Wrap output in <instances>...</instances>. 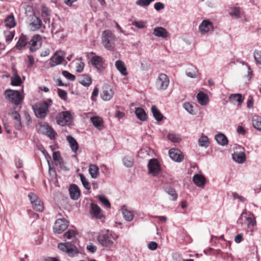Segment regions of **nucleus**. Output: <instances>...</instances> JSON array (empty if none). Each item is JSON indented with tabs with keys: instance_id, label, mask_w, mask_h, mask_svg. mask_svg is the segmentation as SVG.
<instances>
[{
	"instance_id": "f257e3e1",
	"label": "nucleus",
	"mask_w": 261,
	"mask_h": 261,
	"mask_svg": "<svg viewBox=\"0 0 261 261\" xmlns=\"http://www.w3.org/2000/svg\"><path fill=\"white\" fill-rule=\"evenodd\" d=\"M76 232L72 229H69L64 234V238L65 239L71 240V243H60L58 244V249L65 252L70 257H74L79 254L77 247L73 244L77 241L76 238Z\"/></svg>"
},
{
	"instance_id": "f03ea898",
	"label": "nucleus",
	"mask_w": 261,
	"mask_h": 261,
	"mask_svg": "<svg viewBox=\"0 0 261 261\" xmlns=\"http://www.w3.org/2000/svg\"><path fill=\"white\" fill-rule=\"evenodd\" d=\"M245 223L247 225L246 233L249 236H252L254 231V226L256 225L255 217L251 212H248L245 208L240 215L238 224L243 225Z\"/></svg>"
},
{
	"instance_id": "7ed1b4c3",
	"label": "nucleus",
	"mask_w": 261,
	"mask_h": 261,
	"mask_svg": "<svg viewBox=\"0 0 261 261\" xmlns=\"http://www.w3.org/2000/svg\"><path fill=\"white\" fill-rule=\"evenodd\" d=\"M4 95L6 99L16 106L19 105L22 100L20 92L17 90L7 89L5 91Z\"/></svg>"
},
{
	"instance_id": "20e7f679",
	"label": "nucleus",
	"mask_w": 261,
	"mask_h": 261,
	"mask_svg": "<svg viewBox=\"0 0 261 261\" xmlns=\"http://www.w3.org/2000/svg\"><path fill=\"white\" fill-rule=\"evenodd\" d=\"M49 107V105L47 102L37 103L33 108L35 115L38 118H45Z\"/></svg>"
},
{
	"instance_id": "39448f33",
	"label": "nucleus",
	"mask_w": 261,
	"mask_h": 261,
	"mask_svg": "<svg viewBox=\"0 0 261 261\" xmlns=\"http://www.w3.org/2000/svg\"><path fill=\"white\" fill-rule=\"evenodd\" d=\"M102 42L105 47L108 50H111L114 46V36L111 31H103L102 36Z\"/></svg>"
},
{
	"instance_id": "423d86ee",
	"label": "nucleus",
	"mask_w": 261,
	"mask_h": 261,
	"mask_svg": "<svg viewBox=\"0 0 261 261\" xmlns=\"http://www.w3.org/2000/svg\"><path fill=\"white\" fill-rule=\"evenodd\" d=\"M63 30L64 28L62 27L59 20H53L51 30L53 37L56 39H63L64 37L63 33Z\"/></svg>"
},
{
	"instance_id": "0eeeda50",
	"label": "nucleus",
	"mask_w": 261,
	"mask_h": 261,
	"mask_svg": "<svg viewBox=\"0 0 261 261\" xmlns=\"http://www.w3.org/2000/svg\"><path fill=\"white\" fill-rule=\"evenodd\" d=\"M42 45V38L39 35H34L29 41L28 48L31 52H35L40 48Z\"/></svg>"
},
{
	"instance_id": "6e6552de",
	"label": "nucleus",
	"mask_w": 261,
	"mask_h": 261,
	"mask_svg": "<svg viewBox=\"0 0 261 261\" xmlns=\"http://www.w3.org/2000/svg\"><path fill=\"white\" fill-rule=\"evenodd\" d=\"M57 122L61 126L70 124L72 122V117L69 112L60 113L56 118Z\"/></svg>"
},
{
	"instance_id": "1a4fd4ad",
	"label": "nucleus",
	"mask_w": 261,
	"mask_h": 261,
	"mask_svg": "<svg viewBox=\"0 0 261 261\" xmlns=\"http://www.w3.org/2000/svg\"><path fill=\"white\" fill-rule=\"evenodd\" d=\"M170 80L169 77L165 74L161 73L159 75L156 82V86L160 90H165L167 89Z\"/></svg>"
},
{
	"instance_id": "9d476101",
	"label": "nucleus",
	"mask_w": 261,
	"mask_h": 261,
	"mask_svg": "<svg viewBox=\"0 0 261 261\" xmlns=\"http://www.w3.org/2000/svg\"><path fill=\"white\" fill-rule=\"evenodd\" d=\"M91 64L97 69L98 71H101L106 67L105 60L100 56H94L91 58Z\"/></svg>"
},
{
	"instance_id": "9b49d317",
	"label": "nucleus",
	"mask_w": 261,
	"mask_h": 261,
	"mask_svg": "<svg viewBox=\"0 0 261 261\" xmlns=\"http://www.w3.org/2000/svg\"><path fill=\"white\" fill-rule=\"evenodd\" d=\"M65 53L64 51H57L54 55L50 59L49 65L53 67L62 63L65 58Z\"/></svg>"
},
{
	"instance_id": "f8f14e48",
	"label": "nucleus",
	"mask_w": 261,
	"mask_h": 261,
	"mask_svg": "<svg viewBox=\"0 0 261 261\" xmlns=\"http://www.w3.org/2000/svg\"><path fill=\"white\" fill-rule=\"evenodd\" d=\"M149 173L153 176L157 175L161 171L159 162L156 159H150L148 164Z\"/></svg>"
},
{
	"instance_id": "ddd939ff",
	"label": "nucleus",
	"mask_w": 261,
	"mask_h": 261,
	"mask_svg": "<svg viewBox=\"0 0 261 261\" xmlns=\"http://www.w3.org/2000/svg\"><path fill=\"white\" fill-rule=\"evenodd\" d=\"M68 227V222L65 219H58L57 220L53 226V229L55 233H61Z\"/></svg>"
},
{
	"instance_id": "4468645a",
	"label": "nucleus",
	"mask_w": 261,
	"mask_h": 261,
	"mask_svg": "<svg viewBox=\"0 0 261 261\" xmlns=\"http://www.w3.org/2000/svg\"><path fill=\"white\" fill-rule=\"evenodd\" d=\"M97 240L100 245L106 247H110L113 244L108 233H100L97 237Z\"/></svg>"
},
{
	"instance_id": "2eb2a0df",
	"label": "nucleus",
	"mask_w": 261,
	"mask_h": 261,
	"mask_svg": "<svg viewBox=\"0 0 261 261\" xmlns=\"http://www.w3.org/2000/svg\"><path fill=\"white\" fill-rule=\"evenodd\" d=\"M213 30V26L212 23L207 20H203L199 26V30L202 35L212 31Z\"/></svg>"
},
{
	"instance_id": "dca6fc26",
	"label": "nucleus",
	"mask_w": 261,
	"mask_h": 261,
	"mask_svg": "<svg viewBox=\"0 0 261 261\" xmlns=\"http://www.w3.org/2000/svg\"><path fill=\"white\" fill-rule=\"evenodd\" d=\"M90 214L97 219H100L103 217V213L101 208L96 204L92 203L90 204Z\"/></svg>"
},
{
	"instance_id": "f3484780",
	"label": "nucleus",
	"mask_w": 261,
	"mask_h": 261,
	"mask_svg": "<svg viewBox=\"0 0 261 261\" xmlns=\"http://www.w3.org/2000/svg\"><path fill=\"white\" fill-rule=\"evenodd\" d=\"M170 158L174 161L181 162L184 160V155H182L179 150L174 148L170 149L169 151Z\"/></svg>"
},
{
	"instance_id": "a211bd4d",
	"label": "nucleus",
	"mask_w": 261,
	"mask_h": 261,
	"mask_svg": "<svg viewBox=\"0 0 261 261\" xmlns=\"http://www.w3.org/2000/svg\"><path fill=\"white\" fill-rule=\"evenodd\" d=\"M69 192L72 199L77 200L79 198L81 193L79 187L76 185H71L69 187Z\"/></svg>"
},
{
	"instance_id": "6ab92c4d",
	"label": "nucleus",
	"mask_w": 261,
	"mask_h": 261,
	"mask_svg": "<svg viewBox=\"0 0 261 261\" xmlns=\"http://www.w3.org/2000/svg\"><path fill=\"white\" fill-rule=\"evenodd\" d=\"M153 34L158 37L166 38L169 36V33L167 30L161 27H158L154 29Z\"/></svg>"
},
{
	"instance_id": "aec40b11",
	"label": "nucleus",
	"mask_w": 261,
	"mask_h": 261,
	"mask_svg": "<svg viewBox=\"0 0 261 261\" xmlns=\"http://www.w3.org/2000/svg\"><path fill=\"white\" fill-rule=\"evenodd\" d=\"M193 180L198 187L203 188L205 184V178L202 175L195 174L193 177Z\"/></svg>"
},
{
	"instance_id": "412c9836",
	"label": "nucleus",
	"mask_w": 261,
	"mask_h": 261,
	"mask_svg": "<svg viewBox=\"0 0 261 261\" xmlns=\"http://www.w3.org/2000/svg\"><path fill=\"white\" fill-rule=\"evenodd\" d=\"M29 41L26 36L21 34L20 37L16 45V47L18 49H21L23 47H26L28 48Z\"/></svg>"
},
{
	"instance_id": "4be33fe9",
	"label": "nucleus",
	"mask_w": 261,
	"mask_h": 261,
	"mask_svg": "<svg viewBox=\"0 0 261 261\" xmlns=\"http://www.w3.org/2000/svg\"><path fill=\"white\" fill-rule=\"evenodd\" d=\"M115 65L117 69L121 73V74L123 75H127L128 74L126 67L123 61L121 60H117L116 61Z\"/></svg>"
},
{
	"instance_id": "5701e85b",
	"label": "nucleus",
	"mask_w": 261,
	"mask_h": 261,
	"mask_svg": "<svg viewBox=\"0 0 261 261\" xmlns=\"http://www.w3.org/2000/svg\"><path fill=\"white\" fill-rule=\"evenodd\" d=\"M232 159L238 163H243L246 160L245 154L243 152H234L232 154Z\"/></svg>"
},
{
	"instance_id": "b1692460",
	"label": "nucleus",
	"mask_w": 261,
	"mask_h": 261,
	"mask_svg": "<svg viewBox=\"0 0 261 261\" xmlns=\"http://www.w3.org/2000/svg\"><path fill=\"white\" fill-rule=\"evenodd\" d=\"M135 113L140 120L142 121H146L147 119V115L145 110L141 108H136Z\"/></svg>"
},
{
	"instance_id": "393cba45",
	"label": "nucleus",
	"mask_w": 261,
	"mask_h": 261,
	"mask_svg": "<svg viewBox=\"0 0 261 261\" xmlns=\"http://www.w3.org/2000/svg\"><path fill=\"white\" fill-rule=\"evenodd\" d=\"M217 142L221 146H225L228 144L227 138L223 134L219 133L215 136Z\"/></svg>"
},
{
	"instance_id": "a878e982",
	"label": "nucleus",
	"mask_w": 261,
	"mask_h": 261,
	"mask_svg": "<svg viewBox=\"0 0 261 261\" xmlns=\"http://www.w3.org/2000/svg\"><path fill=\"white\" fill-rule=\"evenodd\" d=\"M186 74L187 76L190 78H197L198 76V69L196 67L191 66L186 70Z\"/></svg>"
},
{
	"instance_id": "bb28decb",
	"label": "nucleus",
	"mask_w": 261,
	"mask_h": 261,
	"mask_svg": "<svg viewBox=\"0 0 261 261\" xmlns=\"http://www.w3.org/2000/svg\"><path fill=\"white\" fill-rule=\"evenodd\" d=\"M114 92L112 89L104 90L100 94L101 98L105 101L110 100L113 96Z\"/></svg>"
},
{
	"instance_id": "cd10ccee",
	"label": "nucleus",
	"mask_w": 261,
	"mask_h": 261,
	"mask_svg": "<svg viewBox=\"0 0 261 261\" xmlns=\"http://www.w3.org/2000/svg\"><path fill=\"white\" fill-rule=\"evenodd\" d=\"M91 121L93 125L99 130H101L103 128V121L100 117H92L91 118Z\"/></svg>"
},
{
	"instance_id": "c85d7f7f",
	"label": "nucleus",
	"mask_w": 261,
	"mask_h": 261,
	"mask_svg": "<svg viewBox=\"0 0 261 261\" xmlns=\"http://www.w3.org/2000/svg\"><path fill=\"white\" fill-rule=\"evenodd\" d=\"M229 100L233 103L238 102L239 105H241L244 101V98L241 94H232L229 96Z\"/></svg>"
},
{
	"instance_id": "c756f323",
	"label": "nucleus",
	"mask_w": 261,
	"mask_h": 261,
	"mask_svg": "<svg viewBox=\"0 0 261 261\" xmlns=\"http://www.w3.org/2000/svg\"><path fill=\"white\" fill-rule=\"evenodd\" d=\"M151 112L156 121H160L163 119V115L155 105L152 106Z\"/></svg>"
},
{
	"instance_id": "7c9ffc66",
	"label": "nucleus",
	"mask_w": 261,
	"mask_h": 261,
	"mask_svg": "<svg viewBox=\"0 0 261 261\" xmlns=\"http://www.w3.org/2000/svg\"><path fill=\"white\" fill-rule=\"evenodd\" d=\"M198 102L202 106H205L208 103V97L203 92H200L197 95Z\"/></svg>"
},
{
	"instance_id": "2f4dec72",
	"label": "nucleus",
	"mask_w": 261,
	"mask_h": 261,
	"mask_svg": "<svg viewBox=\"0 0 261 261\" xmlns=\"http://www.w3.org/2000/svg\"><path fill=\"white\" fill-rule=\"evenodd\" d=\"M67 140L69 142L72 150L73 152H76L78 149L79 145L75 139L71 136L69 135L67 137Z\"/></svg>"
},
{
	"instance_id": "473e14b6",
	"label": "nucleus",
	"mask_w": 261,
	"mask_h": 261,
	"mask_svg": "<svg viewBox=\"0 0 261 261\" xmlns=\"http://www.w3.org/2000/svg\"><path fill=\"white\" fill-rule=\"evenodd\" d=\"M89 172L92 178L95 179L99 173V168L95 165H90L89 167Z\"/></svg>"
},
{
	"instance_id": "72a5a7b5",
	"label": "nucleus",
	"mask_w": 261,
	"mask_h": 261,
	"mask_svg": "<svg viewBox=\"0 0 261 261\" xmlns=\"http://www.w3.org/2000/svg\"><path fill=\"white\" fill-rule=\"evenodd\" d=\"M35 19L33 22L31 23L32 29L33 31H36L39 30L42 25L41 20L38 17L34 16Z\"/></svg>"
},
{
	"instance_id": "f704fd0d",
	"label": "nucleus",
	"mask_w": 261,
	"mask_h": 261,
	"mask_svg": "<svg viewBox=\"0 0 261 261\" xmlns=\"http://www.w3.org/2000/svg\"><path fill=\"white\" fill-rule=\"evenodd\" d=\"M42 127L45 129L46 134L51 139L55 138L56 133L53 128L49 125H44Z\"/></svg>"
},
{
	"instance_id": "c9c22d12",
	"label": "nucleus",
	"mask_w": 261,
	"mask_h": 261,
	"mask_svg": "<svg viewBox=\"0 0 261 261\" xmlns=\"http://www.w3.org/2000/svg\"><path fill=\"white\" fill-rule=\"evenodd\" d=\"M80 83L85 87L89 86L92 83L91 78L86 75H84L79 81Z\"/></svg>"
},
{
	"instance_id": "e433bc0d",
	"label": "nucleus",
	"mask_w": 261,
	"mask_h": 261,
	"mask_svg": "<svg viewBox=\"0 0 261 261\" xmlns=\"http://www.w3.org/2000/svg\"><path fill=\"white\" fill-rule=\"evenodd\" d=\"M5 25L9 28H13L16 25V21L13 15H9L5 21Z\"/></svg>"
},
{
	"instance_id": "4c0bfd02",
	"label": "nucleus",
	"mask_w": 261,
	"mask_h": 261,
	"mask_svg": "<svg viewBox=\"0 0 261 261\" xmlns=\"http://www.w3.org/2000/svg\"><path fill=\"white\" fill-rule=\"evenodd\" d=\"M252 124L256 129L261 131V117L255 116L252 119Z\"/></svg>"
},
{
	"instance_id": "58836bf2",
	"label": "nucleus",
	"mask_w": 261,
	"mask_h": 261,
	"mask_svg": "<svg viewBox=\"0 0 261 261\" xmlns=\"http://www.w3.org/2000/svg\"><path fill=\"white\" fill-rule=\"evenodd\" d=\"M21 79L17 74H14V75L11 77V84L12 86H19L21 84Z\"/></svg>"
},
{
	"instance_id": "ea45409f",
	"label": "nucleus",
	"mask_w": 261,
	"mask_h": 261,
	"mask_svg": "<svg viewBox=\"0 0 261 261\" xmlns=\"http://www.w3.org/2000/svg\"><path fill=\"white\" fill-rule=\"evenodd\" d=\"M32 204L34 209L36 211L42 212L44 210L43 204L40 199L35 201Z\"/></svg>"
},
{
	"instance_id": "a19ab883",
	"label": "nucleus",
	"mask_w": 261,
	"mask_h": 261,
	"mask_svg": "<svg viewBox=\"0 0 261 261\" xmlns=\"http://www.w3.org/2000/svg\"><path fill=\"white\" fill-rule=\"evenodd\" d=\"M42 16L44 18L45 23H46L47 21L48 23L49 22V10L46 7H43Z\"/></svg>"
},
{
	"instance_id": "79ce46f5",
	"label": "nucleus",
	"mask_w": 261,
	"mask_h": 261,
	"mask_svg": "<svg viewBox=\"0 0 261 261\" xmlns=\"http://www.w3.org/2000/svg\"><path fill=\"white\" fill-rule=\"evenodd\" d=\"M208 138L207 136H202L198 140V144L200 146L206 147L208 145Z\"/></svg>"
},
{
	"instance_id": "37998d69",
	"label": "nucleus",
	"mask_w": 261,
	"mask_h": 261,
	"mask_svg": "<svg viewBox=\"0 0 261 261\" xmlns=\"http://www.w3.org/2000/svg\"><path fill=\"white\" fill-rule=\"evenodd\" d=\"M98 200L103 204L107 208H110L111 204L108 198L104 195L98 196Z\"/></svg>"
},
{
	"instance_id": "c03bdc74",
	"label": "nucleus",
	"mask_w": 261,
	"mask_h": 261,
	"mask_svg": "<svg viewBox=\"0 0 261 261\" xmlns=\"http://www.w3.org/2000/svg\"><path fill=\"white\" fill-rule=\"evenodd\" d=\"M80 176L82 184H83V186L84 187V188L86 190H90L91 189L90 184H89L88 180L86 179L85 176L82 174H80Z\"/></svg>"
},
{
	"instance_id": "a18cd8bd",
	"label": "nucleus",
	"mask_w": 261,
	"mask_h": 261,
	"mask_svg": "<svg viewBox=\"0 0 261 261\" xmlns=\"http://www.w3.org/2000/svg\"><path fill=\"white\" fill-rule=\"evenodd\" d=\"M168 138L169 140L174 143L179 142L181 140L178 135L173 133H169Z\"/></svg>"
},
{
	"instance_id": "49530a36",
	"label": "nucleus",
	"mask_w": 261,
	"mask_h": 261,
	"mask_svg": "<svg viewBox=\"0 0 261 261\" xmlns=\"http://www.w3.org/2000/svg\"><path fill=\"white\" fill-rule=\"evenodd\" d=\"M122 214L126 221H130L133 219V215L130 211L126 209L122 210Z\"/></svg>"
},
{
	"instance_id": "de8ad7c7",
	"label": "nucleus",
	"mask_w": 261,
	"mask_h": 261,
	"mask_svg": "<svg viewBox=\"0 0 261 261\" xmlns=\"http://www.w3.org/2000/svg\"><path fill=\"white\" fill-rule=\"evenodd\" d=\"M123 165L126 167H130L133 165V159L130 156H125L123 159Z\"/></svg>"
},
{
	"instance_id": "09e8293b",
	"label": "nucleus",
	"mask_w": 261,
	"mask_h": 261,
	"mask_svg": "<svg viewBox=\"0 0 261 261\" xmlns=\"http://www.w3.org/2000/svg\"><path fill=\"white\" fill-rule=\"evenodd\" d=\"M166 192L171 197V199L172 200L174 201L176 200L178 195L174 189L169 188L167 190Z\"/></svg>"
},
{
	"instance_id": "8fccbe9b",
	"label": "nucleus",
	"mask_w": 261,
	"mask_h": 261,
	"mask_svg": "<svg viewBox=\"0 0 261 261\" xmlns=\"http://www.w3.org/2000/svg\"><path fill=\"white\" fill-rule=\"evenodd\" d=\"M154 1L155 0H137L136 4L138 6L145 7L149 6L151 2Z\"/></svg>"
},
{
	"instance_id": "3c124183",
	"label": "nucleus",
	"mask_w": 261,
	"mask_h": 261,
	"mask_svg": "<svg viewBox=\"0 0 261 261\" xmlns=\"http://www.w3.org/2000/svg\"><path fill=\"white\" fill-rule=\"evenodd\" d=\"M14 32L9 31H4L5 39L7 41H11L14 37Z\"/></svg>"
},
{
	"instance_id": "603ef678",
	"label": "nucleus",
	"mask_w": 261,
	"mask_h": 261,
	"mask_svg": "<svg viewBox=\"0 0 261 261\" xmlns=\"http://www.w3.org/2000/svg\"><path fill=\"white\" fill-rule=\"evenodd\" d=\"M230 15L236 18H239L241 16L240 9L239 7H234L230 12Z\"/></svg>"
},
{
	"instance_id": "864d4df0",
	"label": "nucleus",
	"mask_w": 261,
	"mask_h": 261,
	"mask_svg": "<svg viewBox=\"0 0 261 261\" xmlns=\"http://www.w3.org/2000/svg\"><path fill=\"white\" fill-rule=\"evenodd\" d=\"M184 108L185 109L192 115H194L195 113L193 110V106L189 102H187L184 104Z\"/></svg>"
},
{
	"instance_id": "5fc2aeb1",
	"label": "nucleus",
	"mask_w": 261,
	"mask_h": 261,
	"mask_svg": "<svg viewBox=\"0 0 261 261\" xmlns=\"http://www.w3.org/2000/svg\"><path fill=\"white\" fill-rule=\"evenodd\" d=\"M84 63L82 61H77L75 63L76 66V71L77 72H81L84 69Z\"/></svg>"
},
{
	"instance_id": "6e6d98bb",
	"label": "nucleus",
	"mask_w": 261,
	"mask_h": 261,
	"mask_svg": "<svg viewBox=\"0 0 261 261\" xmlns=\"http://www.w3.org/2000/svg\"><path fill=\"white\" fill-rule=\"evenodd\" d=\"M53 158L55 162H58L60 164H61L63 162L59 151H55L53 152Z\"/></svg>"
},
{
	"instance_id": "4d7b16f0",
	"label": "nucleus",
	"mask_w": 261,
	"mask_h": 261,
	"mask_svg": "<svg viewBox=\"0 0 261 261\" xmlns=\"http://www.w3.org/2000/svg\"><path fill=\"white\" fill-rule=\"evenodd\" d=\"M62 74L64 76L70 81H74L75 79V76L67 71H63L62 72Z\"/></svg>"
},
{
	"instance_id": "13d9d810",
	"label": "nucleus",
	"mask_w": 261,
	"mask_h": 261,
	"mask_svg": "<svg viewBox=\"0 0 261 261\" xmlns=\"http://www.w3.org/2000/svg\"><path fill=\"white\" fill-rule=\"evenodd\" d=\"M28 197L32 204L39 200L38 196L36 194L32 192H31L29 194Z\"/></svg>"
},
{
	"instance_id": "bf43d9fd",
	"label": "nucleus",
	"mask_w": 261,
	"mask_h": 261,
	"mask_svg": "<svg viewBox=\"0 0 261 261\" xmlns=\"http://www.w3.org/2000/svg\"><path fill=\"white\" fill-rule=\"evenodd\" d=\"M9 115L11 116L13 121L15 120H18L19 119H21L20 115L17 111H12V112L9 113Z\"/></svg>"
},
{
	"instance_id": "052dcab7",
	"label": "nucleus",
	"mask_w": 261,
	"mask_h": 261,
	"mask_svg": "<svg viewBox=\"0 0 261 261\" xmlns=\"http://www.w3.org/2000/svg\"><path fill=\"white\" fill-rule=\"evenodd\" d=\"M232 195L233 199H238L241 202H243L247 200L246 198L244 197L241 195H239L236 192H233Z\"/></svg>"
},
{
	"instance_id": "680f3d73",
	"label": "nucleus",
	"mask_w": 261,
	"mask_h": 261,
	"mask_svg": "<svg viewBox=\"0 0 261 261\" xmlns=\"http://www.w3.org/2000/svg\"><path fill=\"white\" fill-rule=\"evenodd\" d=\"M241 63L242 64V65H245L246 66V67L247 68V77L249 79H251L252 74V70L251 69V68L249 66V65H248L247 63H245V62H243V61H242Z\"/></svg>"
},
{
	"instance_id": "e2e57ef3",
	"label": "nucleus",
	"mask_w": 261,
	"mask_h": 261,
	"mask_svg": "<svg viewBox=\"0 0 261 261\" xmlns=\"http://www.w3.org/2000/svg\"><path fill=\"white\" fill-rule=\"evenodd\" d=\"M58 91L59 96L62 99H66L67 95V92L65 90L60 89H58Z\"/></svg>"
},
{
	"instance_id": "0e129e2a",
	"label": "nucleus",
	"mask_w": 261,
	"mask_h": 261,
	"mask_svg": "<svg viewBox=\"0 0 261 261\" xmlns=\"http://www.w3.org/2000/svg\"><path fill=\"white\" fill-rule=\"evenodd\" d=\"M14 125L16 129L20 130L22 128V123L21 119L13 121Z\"/></svg>"
},
{
	"instance_id": "69168bd1",
	"label": "nucleus",
	"mask_w": 261,
	"mask_h": 261,
	"mask_svg": "<svg viewBox=\"0 0 261 261\" xmlns=\"http://www.w3.org/2000/svg\"><path fill=\"white\" fill-rule=\"evenodd\" d=\"M254 57L256 62L261 65V51H255Z\"/></svg>"
},
{
	"instance_id": "338daca9",
	"label": "nucleus",
	"mask_w": 261,
	"mask_h": 261,
	"mask_svg": "<svg viewBox=\"0 0 261 261\" xmlns=\"http://www.w3.org/2000/svg\"><path fill=\"white\" fill-rule=\"evenodd\" d=\"M154 7L156 11H160L165 8V5L163 3L158 2L155 3Z\"/></svg>"
},
{
	"instance_id": "774afa93",
	"label": "nucleus",
	"mask_w": 261,
	"mask_h": 261,
	"mask_svg": "<svg viewBox=\"0 0 261 261\" xmlns=\"http://www.w3.org/2000/svg\"><path fill=\"white\" fill-rule=\"evenodd\" d=\"M254 105V100L252 96H249L247 99V107L248 109L253 108Z\"/></svg>"
}]
</instances>
